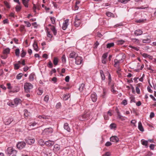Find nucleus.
Instances as JSON below:
<instances>
[{
    "instance_id": "obj_11",
    "label": "nucleus",
    "mask_w": 156,
    "mask_h": 156,
    "mask_svg": "<svg viewBox=\"0 0 156 156\" xmlns=\"http://www.w3.org/2000/svg\"><path fill=\"white\" fill-rule=\"evenodd\" d=\"M69 22V20L66 19L65 21V23H64L63 24L62 26V29L64 30H66V29L68 25V23Z\"/></svg>"
},
{
    "instance_id": "obj_37",
    "label": "nucleus",
    "mask_w": 156,
    "mask_h": 156,
    "mask_svg": "<svg viewBox=\"0 0 156 156\" xmlns=\"http://www.w3.org/2000/svg\"><path fill=\"white\" fill-rule=\"evenodd\" d=\"M46 28L48 33V37L50 38H51L52 37V35L50 34V32L48 30L49 29L48 28Z\"/></svg>"
},
{
    "instance_id": "obj_23",
    "label": "nucleus",
    "mask_w": 156,
    "mask_h": 156,
    "mask_svg": "<svg viewBox=\"0 0 156 156\" xmlns=\"http://www.w3.org/2000/svg\"><path fill=\"white\" fill-rule=\"evenodd\" d=\"M142 56L145 58H153L152 56L148 55L146 53H144L142 54Z\"/></svg>"
},
{
    "instance_id": "obj_52",
    "label": "nucleus",
    "mask_w": 156,
    "mask_h": 156,
    "mask_svg": "<svg viewBox=\"0 0 156 156\" xmlns=\"http://www.w3.org/2000/svg\"><path fill=\"white\" fill-rule=\"evenodd\" d=\"M117 113L118 116V117L119 118V119H122V120H123V119H122V116H121L120 115V113L119 112V111H117Z\"/></svg>"
},
{
    "instance_id": "obj_7",
    "label": "nucleus",
    "mask_w": 156,
    "mask_h": 156,
    "mask_svg": "<svg viewBox=\"0 0 156 156\" xmlns=\"http://www.w3.org/2000/svg\"><path fill=\"white\" fill-rule=\"evenodd\" d=\"M13 120V119L12 118H5L4 120V122L5 125H8L10 124V123L12 122Z\"/></svg>"
},
{
    "instance_id": "obj_10",
    "label": "nucleus",
    "mask_w": 156,
    "mask_h": 156,
    "mask_svg": "<svg viewBox=\"0 0 156 156\" xmlns=\"http://www.w3.org/2000/svg\"><path fill=\"white\" fill-rule=\"evenodd\" d=\"M43 153L47 156H51L52 155L51 151L48 149L45 150L43 151Z\"/></svg>"
},
{
    "instance_id": "obj_47",
    "label": "nucleus",
    "mask_w": 156,
    "mask_h": 156,
    "mask_svg": "<svg viewBox=\"0 0 156 156\" xmlns=\"http://www.w3.org/2000/svg\"><path fill=\"white\" fill-rule=\"evenodd\" d=\"M4 4L5 5V6L7 7V8H10V6L9 4V3L6 1L4 2Z\"/></svg>"
},
{
    "instance_id": "obj_8",
    "label": "nucleus",
    "mask_w": 156,
    "mask_h": 156,
    "mask_svg": "<svg viewBox=\"0 0 156 156\" xmlns=\"http://www.w3.org/2000/svg\"><path fill=\"white\" fill-rule=\"evenodd\" d=\"M81 23V21L79 19H78L77 16L75 18V20L74 23V25L76 27H79Z\"/></svg>"
},
{
    "instance_id": "obj_43",
    "label": "nucleus",
    "mask_w": 156,
    "mask_h": 156,
    "mask_svg": "<svg viewBox=\"0 0 156 156\" xmlns=\"http://www.w3.org/2000/svg\"><path fill=\"white\" fill-rule=\"evenodd\" d=\"M106 15L109 17L112 16L114 15L112 13L109 12H106Z\"/></svg>"
},
{
    "instance_id": "obj_19",
    "label": "nucleus",
    "mask_w": 156,
    "mask_h": 156,
    "mask_svg": "<svg viewBox=\"0 0 156 156\" xmlns=\"http://www.w3.org/2000/svg\"><path fill=\"white\" fill-rule=\"evenodd\" d=\"M54 144V142L49 140L45 142V144L48 146L50 147L53 145Z\"/></svg>"
},
{
    "instance_id": "obj_15",
    "label": "nucleus",
    "mask_w": 156,
    "mask_h": 156,
    "mask_svg": "<svg viewBox=\"0 0 156 156\" xmlns=\"http://www.w3.org/2000/svg\"><path fill=\"white\" fill-rule=\"evenodd\" d=\"M26 142L27 143L31 145L34 143L35 142V140L33 139H28L26 140Z\"/></svg>"
},
{
    "instance_id": "obj_51",
    "label": "nucleus",
    "mask_w": 156,
    "mask_h": 156,
    "mask_svg": "<svg viewBox=\"0 0 156 156\" xmlns=\"http://www.w3.org/2000/svg\"><path fill=\"white\" fill-rule=\"evenodd\" d=\"M14 68L15 69H19L20 66H19L18 64H14Z\"/></svg>"
},
{
    "instance_id": "obj_20",
    "label": "nucleus",
    "mask_w": 156,
    "mask_h": 156,
    "mask_svg": "<svg viewBox=\"0 0 156 156\" xmlns=\"http://www.w3.org/2000/svg\"><path fill=\"white\" fill-rule=\"evenodd\" d=\"M138 127L139 129L141 132L144 131V129L142 126V123L140 122L138 123Z\"/></svg>"
},
{
    "instance_id": "obj_13",
    "label": "nucleus",
    "mask_w": 156,
    "mask_h": 156,
    "mask_svg": "<svg viewBox=\"0 0 156 156\" xmlns=\"http://www.w3.org/2000/svg\"><path fill=\"white\" fill-rule=\"evenodd\" d=\"M91 98L93 102H95L97 100V96L95 93L91 94Z\"/></svg>"
},
{
    "instance_id": "obj_9",
    "label": "nucleus",
    "mask_w": 156,
    "mask_h": 156,
    "mask_svg": "<svg viewBox=\"0 0 156 156\" xmlns=\"http://www.w3.org/2000/svg\"><path fill=\"white\" fill-rule=\"evenodd\" d=\"M110 140L112 142L116 143L119 141V139L116 136H112L110 138Z\"/></svg>"
},
{
    "instance_id": "obj_1",
    "label": "nucleus",
    "mask_w": 156,
    "mask_h": 156,
    "mask_svg": "<svg viewBox=\"0 0 156 156\" xmlns=\"http://www.w3.org/2000/svg\"><path fill=\"white\" fill-rule=\"evenodd\" d=\"M33 87V85L29 83H26L24 85V89L25 91L28 93H29L30 90Z\"/></svg>"
},
{
    "instance_id": "obj_63",
    "label": "nucleus",
    "mask_w": 156,
    "mask_h": 156,
    "mask_svg": "<svg viewBox=\"0 0 156 156\" xmlns=\"http://www.w3.org/2000/svg\"><path fill=\"white\" fill-rule=\"evenodd\" d=\"M154 145L153 144H151L150 145V148L151 149L153 150L154 149Z\"/></svg>"
},
{
    "instance_id": "obj_29",
    "label": "nucleus",
    "mask_w": 156,
    "mask_h": 156,
    "mask_svg": "<svg viewBox=\"0 0 156 156\" xmlns=\"http://www.w3.org/2000/svg\"><path fill=\"white\" fill-rule=\"evenodd\" d=\"M21 100L20 99L16 98L14 99V102L16 105H18L20 102Z\"/></svg>"
},
{
    "instance_id": "obj_55",
    "label": "nucleus",
    "mask_w": 156,
    "mask_h": 156,
    "mask_svg": "<svg viewBox=\"0 0 156 156\" xmlns=\"http://www.w3.org/2000/svg\"><path fill=\"white\" fill-rule=\"evenodd\" d=\"M24 23L27 24V27H29L31 26V24L30 22L28 21H24Z\"/></svg>"
},
{
    "instance_id": "obj_32",
    "label": "nucleus",
    "mask_w": 156,
    "mask_h": 156,
    "mask_svg": "<svg viewBox=\"0 0 156 156\" xmlns=\"http://www.w3.org/2000/svg\"><path fill=\"white\" fill-rule=\"evenodd\" d=\"M114 45V43L113 42L108 43L106 45L107 48H110L111 47H113Z\"/></svg>"
},
{
    "instance_id": "obj_30",
    "label": "nucleus",
    "mask_w": 156,
    "mask_h": 156,
    "mask_svg": "<svg viewBox=\"0 0 156 156\" xmlns=\"http://www.w3.org/2000/svg\"><path fill=\"white\" fill-rule=\"evenodd\" d=\"M70 95L69 94H65L63 97V99L65 100H67L70 97Z\"/></svg>"
},
{
    "instance_id": "obj_56",
    "label": "nucleus",
    "mask_w": 156,
    "mask_h": 156,
    "mask_svg": "<svg viewBox=\"0 0 156 156\" xmlns=\"http://www.w3.org/2000/svg\"><path fill=\"white\" fill-rule=\"evenodd\" d=\"M112 143L109 142V141H108V142H107L105 144V146H107V147H109V146H110L111 145H112Z\"/></svg>"
},
{
    "instance_id": "obj_39",
    "label": "nucleus",
    "mask_w": 156,
    "mask_h": 156,
    "mask_svg": "<svg viewBox=\"0 0 156 156\" xmlns=\"http://www.w3.org/2000/svg\"><path fill=\"white\" fill-rule=\"evenodd\" d=\"M23 74L22 73H20L18 74L16 77V79L19 80L21 79V77L23 76Z\"/></svg>"
},
{
    "instance_id": "obj_31",
    "label": "nucleus",
    "mask_w": 156,
    "mask_h": 156,
    "mask_svg": "<svg viewBox=\"0 0 156 156\" xmlns=\"http://www.w3.org/2000/svg\"><path fill=\"white\" fill-rule=\"evenodd\" d=\"M69 152V150L67 149L63 150H62V152L63 153V155L65 156H67V154Z\"/></svg>"
},
{
    "instance_id": "obj_17",
    "label": "nucleus",
    "mask_w": 156,
    "mask_h": 156,
    "mask_svg": "<svg viewBox=\"0 0 156 156\" xmlns=\"http://www.w3.org/2000/svg\"><path fill=\"white\" fill-rule=\"evenodd\" d=\"M60 149V146L56 144L54 146L53 150L55 151H59Z\"/></svg>"
},
{
    "instance_id": "obj_25",
    "label": "nucleus",
    "mask_w": 156,
    "mask_h": 156,
    "mask_svg": "<svg viewBox=\"0 0 156 156\" xmlns=\"http://www.w3.org/2000/svg\"><path fill=\"white\" fill-rule=\"evenodd\" d=\"M34 76L35 74L34 73H32L31 74H30L29 77L30 80L31 81H33L34 80Z\"/></svg>"
},
{
    "instance_id": "obj_21",
    "label": "nucleus",
    "mask_w": 156,
    "mask_h": 156,
    "mask_svg": "<svg viewBox=\"0 0 156 156\" xmlns=\"http://www.w3.org/2000/svg\"><path fill=\"white\" fill-rule=\"evenodd\" d=\"M64 129L67 130L69 132L70 129L69 127L68 124L67 123H65L64 124Z\"/></svg>"
},
{
    "instance_id": "obj_64",
    "label": "nucleus",
    "mask_w": 156,
    "mask_h": 156,
    "mask_svg": "<svg viewBox=\"0 0 156 156\" xmlns=\"http://www.w3.org/2000/svg\"><path fill=\"white\" fill-rule=\"evenodd\" d=\"M154 114L153 112H151L150 113V117L151 118H152L154 117Z\"/></svg>"
},
{
    "instance_id": "obj_46",
    "label": "nucleus",
    "mask_w": 156,
    "mask_h": 156,
    "mask_svg": "<svg viewBox=\"0 0 156 156\" xmlns=\"http://www.w3.org/2000/svg\"><path fill=\"white\" fill-rule=\"evenodd\" d=\"M108 52L104 53L102 56V58H106L108 55Z\"/></svg>"
},
{
    "instance_id": "obj_12",
    "label": "nucleus",
    "mask_w": 156,
    "mask_h": 156,
    "mask_svg": "<svg viewBox=\"0 0 156 156\" xmlns=\"http://www.w3.org/2000/svg\"><path fill=\"white\" fill-rule=\"evenodd\" d=\"M48 26L50 27V29L53 32L54 35H56L57 34V30L55 27L51 24H49Z\"/></svg>"
},
{
    "instance_id": "obj_44",
    "label": "nucleus",
    "mask_w": 156,
    "mask_h": 156,
    "mask_svg": "<svg viewBox=\"0 0 156 156\" xmlns=\"http://www.w3.org/2000/svg\"><path fill=\"white\" fill-rule=\"evenodd\" d=\"M33 46L34 47V49L36 51H37L38 50L37 49L38 46L37 44L34 43L33 44Z\"/></svg>"
},
{
    "instance_id": "obj_62",
    "label": "nucleus",
    "mask_w": 156,
    "mask_h": 156,
    "mask_svg": "<svg viewBox=\"0 0 156 156\" xmlns=\"http://www.w3.org/2000/svg\"><path fill=\"white\" fill-rule=\"evenodd\" d=\"M69 76H67L65 78V81L66 82H69Z\"/></svg>"
},
{
    "instance_id": "obj_2",
    "label": "nucleus",
    "mask_w": 156,
    "mask_h": 156,
    "mask_svg": "<svg viewBox=\"0 0 156 156\" xmlns=\"http://www.w3.org/2000/svg\"><path fill=\"white\" fill-rule=\"evenodd\" d=\"M6 152L9 154H12V156H16L17 152V151L13 149L12 147H9L7 149Z\"/></svg>"
},
{
    "instance_id": "obj_14",
    "label": "nucleus",
    "mask_w": 156,
    "mask_h": 156,
    "mask_svg": "<svg viewBox=\"0 0 156 156\" xmlns=\"http://www.w3.org/2000/svg\"><path fill=\"white\" fill-rule=\"evenodd\" d=\"M78 56V54L74 52H72L69 55V57L70 58H76Z\"/></svg>"
},
{
    "instance_id": "obj_18",
    "label": "nucleus",
    "mask_w": 156,
    "mask_h": 156,
    "mask_svg": "<svg viewBox=\"0 0 156 156\" xmlns=\"http://www.w3.org/2000/svg\"><path fill=\"white\" fill-rule=\"evenodd\" d=\"M143 33V31L140 30H137L134 32V34L137 36L141 35Z\"/></svg>"
},
{
    "instance_id": "obj_5",
    "label": "nucleus",
    "mask_w": 156,
    "mask_h": 156,
    "mask_svg": "<svg viewBox=\"0 0 156 156\" xmlns=\"http://www.w3.org/2000/svg\"><path fill=\"white\" fill-rule=\"evenodd\" d=\"M114 62L115 64L114 65V66L118 68V70L117 71V73H119V71L121 70V69L119 68V61H118L117 59H115L114 60Z\"/></svg>"
},
{
    "instance_id": "obj_45",
    "label": "nucleus",
    "mask_w": 156,
    "mask_h": 156,
    "mask_svg": "<svg viewBox=\"0 0 156 156\" xmlns=\"http://www.w3.org/2000/svg\"><path fill=\"white\" fill-rule=\"evenodd\" d=\"M50 68H52L53 67V64L51 61H49L47 65Z\"/></svg>"
},
{
    "instance_id": "obj_33",
    "label": "nucleus",
    "mask_w": 156,
    "mask_h": 156,
    "mask_svg": "<svg viewBox=\"0 0 156 156\" xmlns=\"http://www.w3.org/2000/svg\"><path fill=\"white\" fill-rule=\"evenodd\" d=\"M20 53V49L19 48H16L15 51V54L18 57L19 56Z\"/></svg>"
},
{
    "instance_id": "obj_24",
    "label": "nucleus",
    "mask_w": 156,
    "mask_h": 156,
    "mask_svg": "<svg viewBox=\"0 0 156 156\" xmlns=\"http://www.w3.org/2000/svg\"><path fill=\"white\" fill-rule=\"evenodd\" d=\"M100 73L102 80H104L105 79V76L104 74L103 71L102 70H100Z\"/></svg>"
},
{
    "instance_id": "obj_28",
    "label": "nucleus",
    "mask_w": 156,
    "mask_h": 156,
    "mask_svg": "<svg viewBox=\"0 0 156 156\" xmlns=\"http://www.w3.org/2000/svg\"><path fill=\"white\" fill-rule=\"evenodd\" d=\"M76 64L77 65H80L82 61L81 59H74Z\"/></svg>"
},
{
    "instance_id": "obj_49",
    "label": "nucleus",
    "mask_w": 156,
    "mask_h": 156,
    "mask_svg": "<svg viewBox=\"0 0 156 156\" xmlns=\"http://www.w3.org/2000/svg\"><path fill=\"white\" fill-rule=\"evenodd\" d=\"M51 81H53L54 83H55L57 82V78L55 77H53L51 79Z\"/></svg>"
},
{
    "instance_id": "obj_36",
    "label": "nucleus",
    "mask_w": 156,
    "mask_h": 156,
    "mask_svg": "<svg viewBox=\"0 0 156 156\" xmlns=\"http://www.w3.org/2000/svg\"><path fill=\"white\" fill-rule=\"evenodd\" d=\"M10 52V49L9 48H6L3 51V54H9Z\"/></svg>"
},
{
    "instance_id": "obj_16",
    "label": "nucleus",
    "mask_w": 156,
    "mask_h": 156,
    "mask_svg": "<svg viewBox=\"0 0 156 156\" xmlns=\"http://www.w3.org/2000/svg\"><path fill=\"white\" fill-rule=\"evenodd\" d=\"M22 3L24 6L27 8L28 7V2H29V0H22Z\"/></svg>"
},
{
    "instance_id": "obj_59",
    "label": "nucleus",
    "mask_w": 156,
    "mask_h": 156,
    "mask_svg": "<svg viewBox=\"0 0 156 156\" xmlns=\"http://www.w3.org/2000/svg\"><path fill=\"white\" fill-rule=\"evenodd\" d=\"M118 44H123L125 42V41H124L123 40H120L118 41Z\"/></svg>"
},
{
    "instance_id": "obj_38",
    "label": "nucleus",
    "mask_w": 156,
    "mask_h": 156,
    "mask_svg": "<svg viewBox=\"0 0 156 156\" xmlns=\"http://www.w3.org/2000/svg\"><path fill=\"white\" fill-rule=\"evenodd\" d=\"M26 54V52L24 51L23 50L21 51V56L22 58H24Z\"/></svg>"
},
{
    "instance_id": "obj_50",
    "label": "nucleus",
    "mask_w": 156,
    "mask_h": 156,
    "mask_svg": "<svg viewBox=\"0 0 156 156\" xmlns=\"http://www.w3.org/2000/svg\"><path fill=\"white\" fill-rule=\"evenodd\" d=\"M58 59H54L53 63L55 66L57 65L58 63Z\"/></svg>"
},
{
    "instance_id": "obj_60",
    "label": "nucleus",
    "mask_w": 156,
    "mask_h": 156,
    "mask_svg": "<svg viewBox=\"0 0 156 156\" xmlns=\"http://www.w3.org/2000/svg\"><path fill=\"white\" fill-rule=\"evenodd\" d=\"M102 156H110V154L109 152H107L103 154Z\"/></svg>"
},
{
    "instance_id": "obj_3",
    "label": "nucleus",
    "mask_w": 156,
    "mask_h": 156,
    "mask_svg": "<svg viewBox=\"0 0 156 156\" xmlns=\"http://www.w3.org/2000/svg\"><path fill=\"white\" fill-rule=\"evenodd\" d=\"M90 115L89 114H84L79 117V119L81 121H83L89 118Z\"/></svg>"
},
{
    "instance_id": "obj_4",
    "label": "nucleus",
    "mask_w": 156,
    "mask_h": 156,
    "mask_svg": "<svg viewBox=\"0 0 156 156\" xmlns=\"http://www.w3.org/2000/svg\"><path fill=\"white\" fill-rule=\"evenodd\" d=\"M26 145V143L24 142H19L16 144V147L18 149H22Z\"/></svg>"
},
{
    "instance_id": "obj_57",
    "label": "nucleus",
    "mask_w": 156,
    "mask_h": 156,
    "mask_svg": "<svg viewBox=\"0 0 156 156\" xmlns=\"http://www.w3.org/2000/svg\"><path fill=\"white\" fill-rule=\"evenodd\" d=\"M24 115L25 116L27 117L29 115L27 113V110L26 109H25L24 110Z\"/></svg>"
},
{
    "instance_id": "obj_26",
    "label": "nucleus",
    "mask_w": 156,
    "mask_h": 156,
    "mask_svg": "<svg viewBox=\"0 0 156 156\" xmlns=\"http://www.w3.org/2000/svg\"><path fill=\"white\" fill-rule=\"evenodd\" d=\"M39 144L41 146H43L45 144V142L42 140L40 139L38 141Z\"/></svg>"
},
{
    "instance_id": "obj_41",
    "label": "nucleus",
    "mask_w": 156,
    "mask_h": 156,
    "mask_svg": "<svg viewBox=\"0 0 156 156\" xmlns=\"http://www.w3.org/2000/svg\"><path fill=\"white\" fill-rule=\"evenodd\" d=\"M150 42V40L148 39H143L142 40V42L143 43H149Z\"/></svg>"
},
{
    "instance_id": "obj_53",
    "label": "nucleus",
    "mask_w": 156,
    "mask_h": 156,
    "mask_svg": "<svg viewBox=\"0 0 156 156\" xmlns=\"http://www.w3.org/2000/svg\"><path fill=\"white\" fill-rule=\"evenodd\" d=\"M49 99V96L48 95H46L45 96L44 98V101L47 102Z\"/></svg>"
},
{
    "instance_id": "obj_6",
    "label": "nucleus",
    "mask_w": 156,
    "mask_h": 156,
    "mask_svg": "<svg viewBox=\"0 0 156 156\" xmlns=\"http://www.w3.org/2000/svg\"><path fill=\"white\" fill-rule=\"evenodd\" d=\"M53 131V129L51 128H46L43 130V133L46 135L51 134Z\"/></svg>"
},
{
    "instance_id": "obj_58",
    "label": "nucleus",
    "mask_w": 156,
    "mask_h": 156,
    "mask_svg": "<svg viewBox=\"0 0 156 156\" xmlns=\"http://www.w3.org/2000/svg\"><path fill=\"white\" fill-rule=\"evenodd\" d=\"M136 92L138 94H140V89L137 87H136Z\"/></svg>"
},
{
    "instance_id": "obj_61",
    "label": "nucleus",
    "mask_w": 156,
    "mask_h": 156,
    "mask_svg": "<svg viewBox=\"0 0 156 156\" xmlns=\"http://www.w3.org/2000/svg\"><path fill=\"white\" fill-rule=\"evenodd\" d=\"M122 104L124 105H126L127 104V101L126 100H123L122 102Z\"/></svg>"
},
{
    "instance_id": "obj_54",
    "label": "nucleus",
    "mask_w": 156,
    "mask_h": 156,
    "mask_svg": "<svg viewBox=\"0 0 156 156\" xmlns=\"http://www.w3.org/2000/svg\"><path fill=\"white\" fill-rule=\"evenodd\" d=\"M50 20H51L52 23L53 24H54L55 22V18L54 17H50Z\"/></svg>"
},
{
    "instance_id": "obj_34",
    "label": "nucleus",
    "mask_w": 156,
    "mask_h": 156,
    "mask_svg": "<svg viewBox=\"0 0 156 156\" xmlns=\"http://www.w3.org/2000/svg\"><path fill=\"white\" fill-rule=\"evenodd\" d=\"M130 0H118L119 2H120L122 3L126 4Z\"/></svg>"
},
{
    "instance_id": "obj_27",
    "label": "nucleus",
    "mask_w": 156,
    "mask_h": 156,
    "mask_svg": "<svg viewBox=\"0 0 156 156\" xmlns=\"http://www.w3.org/2000/svg\"><path fill=\"white\" fill-rule=\"evenodd\" d=\"M85 84L83 83H82L79 87V90L80 91H83V90Z\"/></svg>"
},
{
    "instance_id": "obj_22",
    "label": "nucleus",
    "mask_w": 156,
    "mask_h": 156,
    "mask_svg": "<svg viewBox=\"0 0 156 156\" xmlns=\"http://www.w3.org/2000/svg\"><path fill=\"white\" fill-rule=\"evenodd\" d=\"M141 142L142 145L145 146L146 147H148V141L144 140H141Z\"/></svg>"
},
{
    "instance_id": "obj_35",
    "label": "nucleus",
    "mask_w": 156,
    "mask_h": 156,
    "mask_svg": "<svg viewBox=\"0 0 156 156\" xmlns=\"http://www.w3.org/2000/svg\"><path fill=\"white\" fill-rule=\"evenodd\" d=\"M119 58H125L126 56L123 53H121L118 55L117 56Z\"/></svg>"
},
{
    "instance_id": "obj_42",
    "label": "nucleus",
    "mask_w": 156,
    "mask_h": 156,
    "mask_svg": "<svg viewBox=\"0 0 156 156\" xmlns=\"http://www.w3.org/2000/svg\"><path fill=\"white\" fill-rule=\"evenodd\" d=\"M21 8V7L20 6L18 5H17L16 7V11L17 12H18L20 10Z\"/></svg>"
},
{
    "instance_id": "obj_40",
    "label": "nucleus",
    "mask_w": 156,
    "mask_h": 156,
    "mask_svg": "<svg viewBox=\"0 0 156 156\" xmlns=\"http://www.w3.org/2000/svg\"><path fill=\"white\" fill-rule=\"evenodd\" d=\"M38 118L40 119H48V117L45 115H39Z\"/></svg>"
},
{
    "instance_id": "obj_48",
    "label": "nucleus",
    "mask_w": 156,
    "mask_h": 156,
    "mask_svg": "<svg viewBox=\"0 0 156 156\" xmlns=\"http://www.w3.org/2000/svg\"><path fill=\"white\" fill-rule=\"evenodd\" d=\"M110 127L111 129H113L116 127V125L115 123H112L110 125Z\"/></svg>"
}]
</instances>
